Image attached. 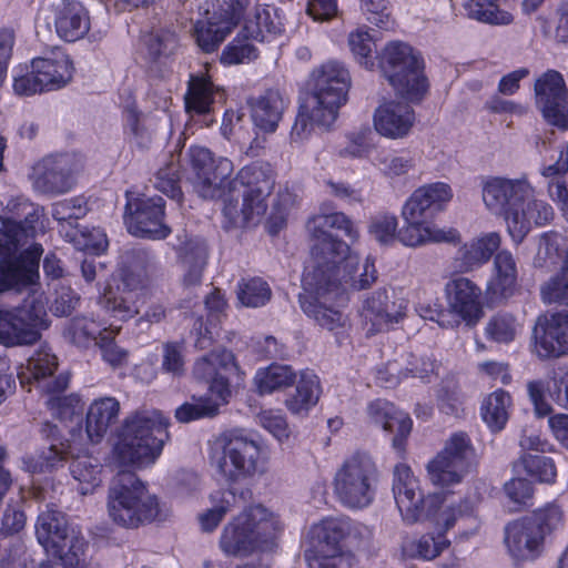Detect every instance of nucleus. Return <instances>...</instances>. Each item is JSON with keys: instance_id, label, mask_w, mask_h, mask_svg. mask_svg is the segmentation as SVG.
Listing matches in <instances>:
<instances>
[{"instance_id": "obj_14", "label": "nucleus", "mask_w": 568, "mask_h": 568, "mask_svg": "<svg viewBox=\"0 0 568 568\" xmlns=\"http://www.w3.org/2000/svg\"><path fill=\"white\" fill-rule=\"evenodd\" d=\"M41 215L42 210L23 196L12 197L8 201L1 217L2 229H0L2 261L18 260L31 246L38 245L32 243L28 248L21 251L29 240L36 237L38 233H43V225L40 223Z\"/></svg>"}, {"instance_id": "obj_16", "label": "nucleus", "mask_w": 568, "mask_h": 568, "mask_svg": "<svg viewBox=\"0 0 568 568\" xmlns=\"http://www.w3.org/2000/svg\"><path fill=\"white\" fill-rule=\"evenodd\" d=\"M187 158L191 170L187 179L195 192L203 199H222L226 181L234 171L233 162L227 158L214 159L203 146H191Z\"/></svg>"}, {"instance_id": "obj_18", "label": "nucleus", "mask_w": 568, "mask_h": 568, "mask_svg": "<svg viewBox=\"0 0 568 568\" xmlns=\"http://www.w3.org/2000/svg\"><path fill=\"white\" fill-rule=\"evenodd\" d=\"M535 99L544 119L551 125L568 130V88L562 74L547 70L535 81Z\"/></svg>"}, {"instance_id": "obj_9", "label": "nucleus", "mask_w": 568, "mask_h": 568, "mask_svg": "<svg viewBox=\"0 0 568 568\" xmlns=\"http://www.w3.org/2000/svg\"><path fill=\"white\" fill-rule=\"evenodd\" d=\"M108 513L118 525L135 528L159 518L161 506L155 495L132 473H120L108 496Z\"/></svg>"}, {"instance_id": "obj_29", "label": "nucleus", "mask_w": 568, "mask_h": 568, "mask_svg": "<svg viewBox=\"0 0 568 568\" xmlns=\"http://www.w3.org/2000/svg\"><path fill=\"white\" fill-rule=\"evenodd\" d=\"M447 303L452 312L465 321H477L481 313V290L466 277H457L446 284Z\"/></svg>"}, {"instance_id": "obj_30", "label": "nucleus", "mask_w": 568, "mask_h": 568, "mask_svg": "<svg viewBox=\"0 0 568 568\" xmlns=\"http://www.w3.org/2000/svg\"><path fill=\"white\" fill-rule=\"evenodd\" d=\"M290 101L280 90H267L251 102L254 125L264 133L276 131Z\"/></svg>"}, {"instance_id": "obj_4", "label": "nucleus", "mask_w": 568, "mask_h": 568, "mask_svg": "<svg viewBox=\"0 0 568 568\" xmlns=\"http://www.w3.org/2000/svg\"><path fill=\"white\" fill-rule=\"evenodd\" d=\"M274 186L272 170L267 165L251 164L242 168L235 179L226 181L222 195L226 227L257 224L267 210L266 199Z\"/></svg>"}, {"instance_id": "obj_50", "label": "nucleus", "mask_w": 568, "mask_h": 568, "mask_svg": "<svg viewBox=\"0 0 568 568\" xmlns=\"http://www.w3.org/2000/svg\"><path fill=\"white\" fill-rule=\"evenodd\" d=\"M63 236L79 251L100 254L108 247L106 234L100 227H74L67 231Z\"/></svg>"}, {"instance_id": "obj_3", "label": "nucleus", "mask_w": 568, "mask_h": 568, "mask_svg": "<svg viewBox=\"0 0 568 568\" xmlns=\"http://www.w3.org/2000/svg\"><path fill=\"white\" fill-rule=\"evenodd\" d=\"M349 84L348 70L342 63L328 61L316 68L311 74L310 93L292 126L291 143L301 145L315 129H329L346 102Z\"/></svg>"}, {"instance_id": "obj_15", "label": "nucleus", "mask_w": 568, "mask_h": 568, "mask_svg": "<svg viewBox=\"0 0 568 568\" xmlns=\"http://www.w3.org/2000/svg\"><path fill=\"white\" fill-rule=\"evenodd\" d=\"M392 493L404 524L414 525L433 517L437 496L424 493L408 465L400 463L394 467Z\"/></svg>"}, {"instance_id": "obj_52", "label": "nucleus", "mask_w": 568, "mask_h": 568, "mask_svg": "<svg viewBox=\"0 0 568 568\" xmlns=\"http://www.w3.org/2000/svg\"><path fill=\"white\" fill-rule=\"evenodd\" d=\"M84 538L78 532L72 531L70 537L57 546L50 547L64 568H80L84 562Z\"/></svg>"}, {"instance_id": "obj_40", "label": "nucleus", "mask_w": 568, "mask_h": 568, "mask_svg": "<svg viewBox=\"0 0 568 568\" xmlns=\"http://www.w3.org/2000/svg\"><path fill=\"white\" fill-rule=\"evenodd\" d=\"M207 262V245L202 240L189 241L181 254V264L184 271L183 285L196 286L201 283L202 274Z\"/></svg>"}, {"instance_id": "obj_38", "label": "nucleus", "mask_w": 568, "mask_h": 568, "mask_svg": "<svg viewBox=\"0 0 568 568\" xmlns=\"http://www.w3.org/2000/svg\"><path fill=\"white\" fill-rule=\"evenodd\" d=\"M499 244L500 236L495 232L464 244L458 250L457 255V260L460 261V268L467 272L483 265L498 248Z\"/></svg>"}, {"instance_id": "obj_58", "label": "nucleus", "mask_w": 568, "mask_h": 568, "mask_svg": "<svg viewBox=\"0 0 568 568\" xmlns=\"http://www.w3.org/2000/svg\"><path fill=\"white\" fill-rule=\"evenodd\" d=\"M348 47L354 58L366 69L375 65L372 52L375 48L374 38L367 29L358 28L348 36Z\"/></svg>"}, {"instance_id": "obj_45", "label": "nucleus", "mask_w": 568, "mask_h": 568, "mask_svg": "<svg viewBox=\"0 0 568 568\" xmlns=\"http://www.w3.org/2000/svg\"><path fill=\"white\" fill-rule=\"evenodd\" d=\"M523 324L510 313L500 312L493 315L486 326L487 339L498 344H509L521 333Z\"/></svg>"}, {"instance_id": "obj_61", "label": "nucleus", "mask_w": 568, "mask_h": 568, "mask_svg": "<svg viewBox=\"0 0 568 568\" xmlns=\"http://www.w3.org/2000/svg\"><path fill=\"white\" fill-rule=\"evenodd\" d=\"M504 187L507 189L505 192V222L507 223L509 211L518 209L523 202L529 200L535 190L525 176L518 179L504 178Z\"/></svg>"}, {"instance_id": "obj_11", "label": "nucleus", "mask_w": 568, "mask_h": 568, "mask_svg": "<svg viewBox=\"0 0 568 568\" xmlns=\"http://www.w3.org/2000/svg\"><path fill=\"white\" fill-rule=\"evenodd\" d=\"M212 465L230 483H241L262 475L266 463L261 446L242 434L231 432L222 435L211 454Z\"/></svg>"}, {"instance_id": "obj_31", "label": "nucleus", "mask_w": 568, "mask_h": 568, "mask_svg": "<svg viewBox=\"0 0 568 568\" xmlns=\"http://www.w3.org/2000/svg\"><path fill=\"white\" fill-rule=\"evenodd\" d=\"M120 408V403L114 397L97 398L90 404L85 417V433L92 444L100 443L116 423Z\"/></svg>"}, {"instance_id": "obj_1", "label": "nucleus", "mask_w": 568, "mask_h": 568, "mask_svg": "<svg viewBox=\"0 0 568 568\" xmlns=\"http://www.w3.org/2000/svg\"><path fill=\"white\" fill-rule=\"evenodd\" d=\"M329 230L342 231L352 243L359 239L357 226L343 212L317 214L308 220L314 265L304 273L300 305L321 327L338 335L347 326V317L339 310L346 300L345 291L369 287L376 280V270L367 258L359 272V257Z\"/></svg>"}, {"instance_id": "obj_6", "label": "nucleus", "mask_w": 568, "mask_h": 568, "mask_svg": "<svg viewBox=\"0 0 568 568\" xmlns=\"http://www.w3.org/2000/svg\"><path fill=\"white\" fill-rule=\"evenodd\" d=\"M169 419L159 410H142L128 416L113 448L122 466H143L155 462L169 439Z\"/></svg>"}, {"instance_id": "obj_20", "label": "nucleus", "mask_w": 568, "mask_h": 568, "mask_svg": "<svg viewBox=\"0 0 568 568\" xmlns=\"http://www.w3.org/2000/svg\"><path fill=\"white\" fill-rule=\"evenodd\" d=\"M124 222L128 231L140 237L165 239L170 227L163 223L164 201L162 197L136 199L126 204Z\"/></svg>"}, {"instance_id": "obj_62", "label": "nucleus", "mask_w": 568, "mask_h": 568, "mask_svg": "<svg viewBox=\"0 0 568 568\" xmlns=\"http://www.w3.org/2000/svg\"><path fill=\"white\" fill-rule=\"evenodd\" d=\"M412 354L404 353L387 362L376 371L377 381L386 388L395 387L407 377L406 364H410Z\"/></svg>"}, {"instance_id": "obj_41", "label": "nucleus", "mask_w": 568, "mask_h": 568, "mask_svg": "<svg viewBox=\"0 0 568 568\" xmlns=\"http://www.w3.org/2000/svg\"><path fill=\"white\" fill-rule=\"evenodd\" d=\"M296 381V374L291 366L272 364L256 371L254 384L260 394H271L291 386Z\"/></svg>"}, {"instance_id": "obj_17", "label": "nucleus", "mask_w": 568, "mask_h": 568, "mask_svg": "<svg viewBox=\"0 0 568 568\" xmlns=\"http://www.w3.org/2000/svg\"><path fill=\"white\" fill-rule=\"evenodd\" d=\"M82 168V159L77 154H50L34 163L29 179L37 193L59 195L73 187Z\"/></svg>"}, {"instance_id": "obj_5", "label": "nucleus", "mask_w": 568, "mask_h": 568, "mask_svg": "<svg viewBox=\"0 0 568 568\" xmlns=\"http://www.w3.org/2000/svg\"><path fill=\"white\" fill-rule=\"evenodd\" d=\"M193 374L210 382V397H201L178 407L175 417L181 423L216 415L220 406L226 404L231 397V382H240L243 378L234 354L225 348L214 349L199 358L194 364Z\"/></svg>"}, {"instance_id": "obj_21", "label": "nucleus", "mask_w": 568, "mask_h": 568, "mask_svg": "<svg viewBox=\"0 0 568 568\" xmlns=\"http://www.w3.org/2000/svg\"><path fill=\"white\" fill-rule=\"evenodd\" d=\"M535 346L539 357L568 354V313L556 312L540 318L535 327Z\"/></svg>"}, {"instance_id": "obj_10", "label": "nucleus", "mask_w": 568, "mask_h": 568, "mask_svg": "<svg viewBox=\"0 0 568 568\" xmlns=\"http://www.w3.org/2000/svg\"><path fill=\"white\" fill-rule=\"evenodd\" d=\"M378 67L395 92L407 102H420L428 92L422 59L410 45L400 41L386 44L378 55Z\"/></svg>"}, {"instance_id": "obj_51", "label": "nucleus", "mask_w": 568, "mask_h": 568, "mask_svg": "<svg viewBox=\"0 0 568 568\" xmlns=\"http://www.w3.org/2000/svg\"><path fill=\"white\" fill-rule=\"evenodd\" d=\"M426 469L429 481L442 488L459 484L469 471L464 467L457 468L453 463L446 462L444 457L437 456L427 464Z\"/></svg>"}, {"instance_id": "obj_8", "label": "nucleus", "mask_w": 568, "mask_h": 568, "mask_svg": "<svg viewBox=\"0 0 568 568\" xmlns=\"http://www.w3.org/2000/svg\"><path fill=\"white\" fill-rule=\"evenodd\" d=\"M280 530V520L272 511L262 505L251 506L223 528L220 547L229 556H247L267 548Z\"/></svg>"}, {"instance_id": "obj_48", "label": "nucleus", "mask_w": 568, "mask_h": 568, "mask_svg": "<svg viewBox=\"0 0 568 568\" xmlns=\"http://www.w3.org/2000/svg\"><path fill=\"white\" fill-rule=\"evenodd\" d=\"M568 246L564 237L557 233H544L538 243V250L534 264L537 267H550L559 261L565 262Z\"/></svg>"}, {"instance_id": "obj_7", "label": "nucleus", "mask_w": 568, "mask_h": 568, "mask_svg": "<svg viewBox=\"0 0 568 568\" xmlns=\"http://www.w3.org/2000/svg\"><path fill=\"white\" fill-rule=\"evenodd\" d=\"M564 524L565 513L556 503H547L530 515L509 523L504 537L508 555L515 561L536 559L542 552L546 540Z\"/></svg>"}, {"instance_id": "obj_13", "label": "nucleus", "mask_w": 568, "mask_h": 568, "mask_svg": "<svg viewBox=\"0 0 568 568\" xmlns=\"http://www.w3.org/2000/svg\"><path fill=\"white\" fill-rule=\"evenodd\" d=\"M351 532L345 518L327 517L311 526L308 536L312 548L305 550L308 568H352L354 555L343 545Z\"/></svg>"}, {"instance_id": "obj_27", "label": "nucleus", "mask_w": 568, "mask_h": 568, "mask_svg": "<svg viewBox=\"0 0 568 568\" xmlns=\"http://www.w3.org/2000/svg\"><path fill=\"white\" fill-rule=\"evenodd\" d=\"M31 68L40 74L47 91L65 87L73 77V63L60 48H54L31 61Z\"/></svg>"}, {"instance_id": "obj_33", "label": "nucleus", "mask_w": 568, "mask_h": 568, "mask_svg": "<svg viewBox=\"0 0 568 568\" xmlns=\"http://www.w3.org/2000/svg\"><path fill=\"white\" fill-rule=\"evenodd\" d=\"M284 30L283 18L275 7L263 6L255 8L244 23L243 33L260 42H270Z\"/></svg>"}, {"instance_id": "obj_43", "label": "nucleus", "mask_w": 568, "mask_h": 568, "mask_svg": "<svg viewBox=\"0 0 568 568\" xmlns=\"http://www.w3.org/2000/svg\"><path fill=\"white\" fill-rule=\"evenodd\" d=\"M102 467L99 462L89 455L77 456L70 465L72 477L79 483V491L88 495L101 484Z\"/></svg>"}, {"instance_id": "obj_12", "label": "nucleus", "mask_w": 568, "mask_h": 568, "mask_svg": "<svg viewBox=\"0 0 568 568\" xmlns=\"http://www.w3.org/2000/svg\"><path fill=\"white\" fill-rule=\"evenodd\" d=\"M379 473L372 456L356 453L346 458L334 476V494L349 509H364L372 505L378 486Z\"/></svg>"}, {"instance_id": "obj_19", "label": "nucleus", "mask_w": 568, "mask_h": 568, "mask_svg": "<svg viewBox=\"0 0 568 568\" xmlns=\"http://www.w3.org/2000/svg\"><path fill=\"white\" fill-rule=\"evenodd\" d=\"M58 358L48 346H40L18 369L20 384L29 390L32 386L47 394H60L69 384V378L55 375Z\"/></svg>"}, {"instance_id": "obj_57", "label": "nucleus", "mask_w": 568, "mask_h": 568, "mask_svg": "<svg viewBox=\"0 0 568 568\" xmlns=\"http://www.w3.org/2000/svg\"><path fill=\"white\" fill-rule=\"evenodd\" d=\"M504 178L489 176L483 180L481 197L486 209L495 215L505 217V192Z\"/></svg>"}, {"instance_id": "obj_56", "label": "nucleus", "mask_w": 568, "mask_h": 568, "mask_svg": "<svg viewBox=\"0 0 568 568\" xmlns=\"http://www.w3.org/2000/svg\"><path fill=\"white\" fill-rule=\"evenodd\" d=\"M268 284L261 278L243 281L237 285V298L246 307L264 306L271 298Z\"/></svg>"}, {"instance_id": "obj_37", "label": "nucleus", "mask_w": 568, "mask_h": 568, "mask_svg": "<svg viewBox=\"0 0 568 568\" xmlns=\"http://www.w3.org/2000/svg\"><path fill=\"white\" fill-rule=\"evenodd\" d=\"M321 394L320 379L312 371L300 373L295 393L285 400V406L294 415H304L316 405Z\"/></svg>"}, {"instance_id": "obj_60", "label": "nucleus", "mask_w": 568, "mask_h": 568, "mask_svg": "<svg viewBox=\"0 0 568 568\" xmlns=\"http://www.w3.org/2000/svg\"><path fill=\"white\" fill-rule=\"evenodd\" d=\"M248 37L235 38L229 43L222 54L221 62L225 65L248 63L257 58V49L248 41Z\"/></svg>"}, {"instance_id": "obj_44", "label": "nucleus", "mask_w": 568, "mask_h": 568, "mask_svg": "<svg viewBox=\"0 0 568 568\" xmlns=\"http://www.w3.org/2000/svg\"><path fill=\"white\" fill-rule=\"evenodd\" d=\"M450 545L444 534H426L414 540H407L402 545L403 552L410 557L432 560L438 557Z\"/></svg>"}, {"instance_id": "obj_64", "label": "nucleus", "mask_w": 568, "mask_h": 568, "mask_svg": "<svg viewBox=\"0 0 568 568\" xmlns=\"http://www.w3.org/2000/svg\"><path fill=\"white\" fill-rule=\"evenodd\" d=\"M521 465L528 475L541 483L551 484L556 479V466L549 457L528 454L521 458Z\"/></svg>"}, {"instance_id": "obj_28", "label": "nucleus", "mask_w": 568, "mask_h": 568, "mask_svg": "<svg viewBox=\"0 0 568 568\" xmlns=\"http://www.w3.org/2000/svg\"><path fill=\"white\" fill-rule=\"evenodd\" d=\"M54 28L61 39L75 42L90 31V13L78 0H62L55 10Z\"/></svg>"}, {"instance_id": "obj_55", "label": "nucleus", "mask_w": 568, "mask_h": 568, "mask_svg": "<svg viewBox=\"0 0 568 568\" xmlns=\"http://www.w3.org/2000/svg\"><path fill=\"white\" fill-rule=\"evenodd\" d=\"M540 294L546 304L568 305V252L560 272L541 286Z\"/></svg>"}, {"instance_id": "obj_2", "label": "nucleus", "mask_w": 568, "mask_h": 568, "mask_svg": "<svg viewBox=\"0 0 568 568\" xmlns=\"http://www.w3.org/2000/svg\"><path fill=\"white\" fill-rule=\"evenodd\" d=\"M42 254V246L33 245L18 260L0 262V292H31L20 307L0 310V344L4 346L33 344L40 339L41 331L50 326L43 293L33 288Z\"/></svg>"}, {"instance_id": "obj_49", "label": "nucleus", "mask_w": 568, "mask_h": 568, "mask_svg": "<svg viewBox=\"0 0 568 568\" xmlns=\"http://www.w3.org/2000/svg\"><path fill=\"white\" fill-rule=\"evenodd\" d=\"M437 457H444L446 462L453 463L457 468L464 467L469 470L475 458V452L469 437L464 433H456L447 439Z\"/></svg>"}, {"instance_id": "obj_63", "label": "nucleus", "mask_w": 568, "mask_h": 568, "mask_svg": "<svg viewBox=\"0 0 568 568\" xmlns=\"http://www.w3.org/2000/svg\"><path fill=\"white\" fill-rule=\"evenodd\" d=\"M398 222L393 214H377L372 217L368 225V233L382 245H392L398 240Z\"/></svg>"}, {"instance_id": "obj_22", "label": "nucleus", "mask_w": 568, "mask_h": 568, "mask_svg": "<svg viewBox=\"0 0 568 568\" xmlns=\"http://www.w3.org/2000/svg\"><path fill=\"white\" fill-rule=\"evenodd\" d=\"M414 110L404 102L390 100L379 104L373 116L377 133L387 139L406 138L415 124Z\"/></svg>"}, {"instance_id": "obj_32", "label": "nucleus", "mask_w": 568, "mask_h": 568, "mask_svg": "<svg viewBox=\"0 0 568 568\" xmlns=\"http://www.w3.org/2000/svg\"><path fill=\"white\" fill-rule=\"evenodd\" d=\"M133 280L128 275L123 280V288L119 295L113 294L112 291L106 292L100 301L102 308L105 312L121 321L133 317L140 311V305L143 297L142 280H139V285H134Z\"/></svg>"}, {"instance_id": "obj_35", "label": "nucleus", "mask_w": 568, "mask_h": 568, "mask_svg": "<svg viewBox=\"0 0 568 568\" xmlns=\"http://www.w3.org/2000/svg\"><path fill=\"white\" fill-rule=\"evenodd\" d=\"M517 282V266L513 254L500 251L494 258L493 274L487 290L495 298H507L513 295Z\"/></svg>"}, {"instance_id": "obj_26", "label": "nucleus", "mask_w": 568, "mask_h": 568, "mask_svg": "<svg viewBox=\"0 0 568 568\" xmlns=\"http://www.w3.org/2000/svg\"><path fill=\"white\" fill-rule=\"evenodd\" d=\"M366 413L372 423L394 434L393 446L402 450L405 438L412 430L413 423L409 416L385 399L369 403Z\"/></svg>"}, {"instance_id": "obj_23", "label": "nucleus", "mask_w": 568, "mask_h": 568, "mask_svg": "<svg viewBox=\"0 0 568 568\" xmlns=\"http://www.w3.org/2000/svg\"><path fill=\"white\" fill-rule=\"evenodd\" d=\"M554 217L552 207L534 195L523 202L518 209H513L507 215V231L513 241L520 243L534 226H542Z\"/></svg>"}, {"instance_id": "obj_25", "label": "nucleus", "mask_w": 568, "mask_h": 568, "mask_svg": "<svg viewBox=\"0 0 568 568\" xmlns=\"http://www.w3.org/2000/svg\"><path fill=\"white\" fill-rule=\"evenodd\" d=\"M246 3L247 0H232L229 9L225 10V17L197 21L194 27V37L199 47L205 52L214 51L237 23Z\"/></svg>"}, {"instance_id": "obj_24", "label": "nucleus", "mask_w": 568, "mask_h": 568, "mask_svg": "<svg viewBox=\"0 0 568 568\" xmlns=\"http://www.w3.org/2000/svg\"><path fill=\"white\" fill-rule=\"evenodd\" d=\"M404 225L398 230V241L407 247H419L433 243H453L459 240L454 227H440L424 219L402 216Z\"/></svg>"}, {"instance_id": "obj_34", "label": "nucleus", "mask_w": 568, "mask_h": 568, "mask_svg": "<svg viewBox=\"0 0 568 568\" xmlns=\"http://www.w3.org/2000/svg\"><path fill=\"white\" fill-rule=\"evenodd\" d=\"M216 99L222 100L223 93L213 84L206 73L191 74L187 91L184 97L187 113H209Z\"/></svg>"}, {"instance_id": "obj_42", "label": "nucleus", "mask_w": 568, "mask_h": 568, "mask_svg": "<svg viewBox=\"0 0 568 568\" xmlns=\"http://www.w3.org/2000/svg\"><path fill=\"white\" fill-rule=\"evenodd\" d=\"M510 408V395L503 389H497L483 402L481 416L491 430L498 432L505 427L509 418Z\"/></svg>"}, {"instance_id": "obj_54", "label": "nucleus", "mask_w": 568, "mask_h": 568, "mask_svg": "<svg viewBox=\"0 0 568 568\" xmlns=\"http://www.w3.org/2000/svg\"><path fill=\"white\" fill-rule=\"evenodd\" d=\"M235 496L232 491L223 490L211 495L212 508L205 510L199 516L202 530L213 531L226 513L231 509Z\"/></svg>"}, {"instance_id": "obj_46", "label": "nucleus", "mask_w": 568, "mask_h": 568, "mask_svg": "<svg viewBox=\"0 0 568 568\" xmlns=\"http://www.w3.org/2000/svg\"><path fill=\"white\" fill-rule=\"evenodd\" d=\"M464 9L469 18L488 24L507 26L514 20L511 13L497 6V0H464Z\"/></svg>"}, {"instance_id": "obj_36", "label": "nucleus", "mask_w": 568, "mask_h": 568, "mask_svg": "<svg viewBox=\"0 0 568 568\" xmlns=\"http://www.w3.org/2000/svg\"><path fill=\"white\" fill-rule=\"evenodd\" d=\"M114 325L104 320H95L89 316L72 318L64 328V337L79 346H88L91 342L101 341L108 333H114Z\"/></svg>"}, {"instance_id": "obj_39", "label": "nucleus", "mask_w": 568, "mask_h": 568, "mask_svg": "<svg viewBox=\"0 0 568 568\" xmlns=\"http://www.w3.org/2000/svg\"><path fill=\"white\" fill-rule=\"evenodd\" d=\"M72 531L75 530L69 528L64 515L58 510H48L38 517L37 538L47 551L68 539Z\"/></svg>"}, {"instance_id": "obj_53", "label": "nucleus", "mask_w": 568, "mask_h": 568, "mask_svg": "<svg viewBox=\"0 0 568 568\" xmlns=\"http://www.w3.org/2000/svg\"><path fill=\"white\" fill-rule=\"evenodd\" d=\"M385 303L386 290L373 292L364 300L361 316L364 325L367 327V334H375L384 331L383 310Z\"/></svg>"}, {"instance_id": "obj_47", "label": "nucleus", "mask_w": 568, "mask_h": 568, "mask_svg": "<svg viewBox=\"0 0 568 568\" xmlns=\"http://www.w3.org/2000/svg\"><path fill=\"white\" fill-rule=\"evenodd\" d=\"M459 519H468L471 521L473 530L470 535L477 532L479 529V520L477 516H475V505L469 499H462L456 504H452L449 506L444 507L434 518V521L437 527L443 530H449L455 526L457 520ZM466 537L469 536L468 532H464Z\"/></svg>"}, {"instance_id": "obj_59", "label": "nucleus", "mask_w": 568, "mask_h": 568, "mask_svg": "<svg viewBox=\"0 0 568 568\" xmlns=\"http://www.w3.org/2000/svg\"><path fill=\"white\" fill-rule=\"evenodd\" d=\"M142 42L145 48V55L150 61L170 55L178 45L176 36L170 31L146 34Z\"/></svg>"}]
</instances>
